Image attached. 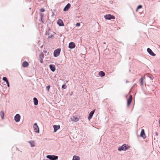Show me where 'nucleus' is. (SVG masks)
I'll use <instances>...</instances> for the list:
<instances>
[{
  "label": "nucleus",
  "mask_w": 160,
  "mask_h": 160,
  "mask_svg": "<svg viewBox=\"0 0 160 160\" xmlns=\"http://www.w3.org/2000/svg\"><path fill=\"white\" fill-rule=\"evenodd\" d=\"M159 127H160V119H159Z\"/></svg>",
  "instance_id": "nucleus-34"
},
{
  "label": "nucleus",
  "mask_w": 160,
  "mask_h": 160,
  "mask_svg": "<svg viewBox=\"0 0 160 160\" xmlns=\"http://www.w3.org/2000/svg\"><path fill=\"white\" fill-rule=\"evenodd\" d=\"M80 23H77L76 25V26H77V27H79L80 26Z\"/></svg>",
  "instance_id": "nucleus-30"
},
{
  "label": "nucleus",
  "mask_w": 160,
  "mask_h": 160,
  "mask_svg": "<svg viewBox=\"0 0 160 160\" xmlns=\"http://www.w3.org/2000/svg\"><path fill=\"white\" fill-rule=\"evenodd\" d=\"M143 79L142 78H141L140 79V81L141 84L142 85H143Z\"/></svg>",
  "instance_id": "nucleus-25"
},
{
  "label": "nucleus",
  "mask_w": 160,
  "mask_h": 160,
  "mask_svg": "<svg viewBox=\"0 0 160 160\" xmlns=\"http://www.w3.org/2000/svg\"><path fill=\"white\" fill-rule=\"evenodd\" d=\"M33 128L34 131L37 133L39 132V128L36 123H34L33 125Z\"/></svg>",
  "instance_id": "nucleus-6"
},
{
  "label": "nucleus",
  "mask_w": 160,
  "mask_h": 160,
  "mask_svg": "<svg viewBox=\"0 0 160 160\" xmlns=\"http://www.w3.org/2000/svg\"><path fill=\"white\" fill-rule=\"evenodd\" d=\"M50 68L52 71L54 72L55 70V66L54 65L51 64L49 65Z\"/></svg>",
  "instance_id": "nucleus-15"
},
{
  "label": "nucleus",
  "mask_w": 160,
  "mask_h": 160,
  "mask_svg": "<svg viewBox=\"0 0 160 160\" xmlns=\"http://www.w3.org/2000/svg\"><path fill=\"white\" fill-rule=\"evenodd\" d=\"M71 120L72 121L76 122L79 119L75 116H73L71 118Z\"/></svg>",
  "instance_id": "nucleus-17"
},
{
  "label": "nucleus",
  "mask_w": 160,
  "mask_h": 160,
  "mask_svg": "<svg viewBox=\"0 0 160 160\" xmlns=\"http://www.w3.org/2000/svg\"><path fill=\"white\" fill-rule=\"evenodd\" d=\"M147 51L149 53V54L153 56H155V54L153 53V52L150 48H148L147 49Z\"/></svg>",
  "instance_id": "nucleus-9"
},
{
  "label": "nucleus",
  "mask_w": 160,
  "mask_h": 160,
  "mask_svg": "<svg viewBox=\"0 0 160 160\" xmlns=\"http://www.w3.org/2000/svg\"><path fill=\"white\" fill-rule=\"evenodd\" d=\"M148 77L151 80H152L153 79V78L151 75H148Z\"/></svg>",
  "instance_id": "nucleus-29"
},
{
  "label": "nucleus",
  "mask_w": 160,
  "mask_h": 160,
  "mask_svg": "<svg viewBox=\"0 0 160 160\" xmlns=\"http://www.w3.org/2000/svg\"><path fill=\"white\" fill-rule=\"evenodd\" d=\"M75 43L73 42H71L69 44V48L71 49H72L75 48Z\"/></svg>",
  "instance_id": "nucleus-10"
},
{
  "label": "nucleus",
  "mask_w": 160,
  "mask_h": 160,
  "mask_svg": "<svg viewBox=\"0 0 160 160\" xmlns=\"http://www.w3.org/2000/svg\"><path fill=\"white\" fill-rule=\"evenodd\" d=\"M29 142L31 146L32 147L35 146L34 143L33 142L29 141Z\"/></svg>",
  "instance_id": "nucleus-21"
},
{
  "label": "nucleus",
  "mask_w": 160,
  "mask_h": 160,
  "mask_svg": "<svg viewBox=\"0 0 160 160\" xmlns=\"http://www.w3.org/2000/svg\"><path fill=\"white\" fill-rule=\"evenodd\" d=\"M79 159L80 158L79 157L76 156H74L72 160H79Z\"/></svg>",
  "instance_id": "nucleus-20"
},
{
  "label": "nucleus",
  "mask_w": 160,
  "mask_h": 160,
  "mask_svg": "<svg viewBox=\"0 0 160 160\" xmlns=\"http://www.w3.org/2000/svg\"><path fill=\"white\" fill-rule=\"evenodd\" d=\"M0 114L1 115L2 118L3 119L4 116V113L2 111L0 112Z\"/></svg>",
  "instance_id": "nucleus-24"
},
{
  "label": "nucleus",
  "mask_w": 160,
  "mask_h": 160,
  "mask_svg": "<svg viewBox=\"0 0 160 160\" xmlns=\"http://www.w3.org/2000/svg\"><path fill=\"white\" fill-rule=\"evenodd\" d=\"M132 95H130L129 98L127 100V106L128 107H129L130 105V104L131 102L132 101Z\"/></svg>",
  "instance_id": "nucleus-7"
},
{
  "label": "nucleus",
  "mask_w": 160,
  "mask_h": 160,
  "mask_svg": "<svg viewBox=\"0 0 160 160\" xmlns=\"http://www.w3.org/2000/svg\"><path fill=\"white\" fill-rule=\"evenodd\" d=\"M6 83L7 84V85H8V87H9V82L8 81H7V82H6Z\"/></svg>",
  "instance_id": "nucleus-32"
},
{
  "label": "nucleus",
  "mask_w": 160,
  "mask_h": 160,
  "mask_svg": "<svg viewBox=\"0 0 160 160\" xmlns=\"http://www.w3.org/2000/svg\"><path fill=\"white\" fill-rule=\"evenodd\" d=\"M54 129V132H55L56 131L59 129L60 128V126L59 125H54L53 126Z\"/></svg>",
  "instance_id": "nucleus-13"
},
{
  "label": "nucleus",
  "mask_w": 160,
  "mask_h": 160,
  "mask_svg": "<svg viewBox=\"0 0 160 160\" xmlns=\"http://www.w3.org/2000/svg\"><path fill=\"white\" fill-rule=\"evenodd\" d=\"M130 148V146L128 145L124 144L121 147H120L118 148V150L120 151H125L128 149Z\"/></svg>",
  "instance_id": "nucleus-1"
},
{
  "label": "nucleus",
  "mask_w": 160,
  "mask_h": 160,
  "mask_svg": "<svg viewBox=\"0 0 160 160\" xmlns=\"http://www.w3.org/2000/svg\"><path fill=\"white\" fill-rule=\"evenodd\" d=\"M39 57L40 59L43 58H44V55L42 53H41L39 55Z\"/></svg>",
  "instance_id": "nucleus-23"
},
{
  "label": "nucleus",
  "mask_w": 160,
  "mask_h": 160,
  "mask_svg": "<svg viewBox=\"0 0 160 160\" xmlns=\"http://www.w3.org/2000/svg\"><path fill=\"white\" fill-rule=\"evenodd\" d=\"M47 158H49L50 160H56L58 159V156L55 155H48L46 156Z\"/></svg>",
  "instance_id": "nucleus-2"
},
{
  "label": "nucleus",
  "mask_w": 160,
  "mask_h": 160,
  "mask_svg": "<svg viewBox=\"0 0 160 160\" xmlns=\"http://www.w3.org/2000/svg\"><path fill=\"white\" fill-rule=\"evenodd\" d=\"M103 43H104V44H106V42H103Z\"/></svg>",
  "instance_id": "nucleus-36"
},
{
  "label": "nucleus",
  "mask_w": 160,
  "mask_h": 160,
  "mask_svg": "<svg viewBox=\"0 0 160 160\" xmlns=\"http://www.w3.org/2000/svg\"><path fill=\"white\" fill-rule=\"evenodd\" d=\"M104 18L108 20H110L111 19H115V17L114 16L111 15V14H107L104 16Z\"/></svg>",
  "instance_id": "nucleus-3"
},
{
  "label": "nucleus",
  "mask_w": 160,
  "mask_h": 160,
  "mask_svg": "<svg viewBox=\"0 0 160 160\" xmlns=\"http://www.w3.org/2000/svg\"><path fill=\"white\" fill-rule=\"evenodd\" d=\"M71 4L70 3H68L65 7L63 9V11H68L70 8Z\"/></svg>",
  "instance_id": "nucleus-11"
},
{
  "label": "nucleus",
  "mask_w": 160,
  "mask_h": 160,
  "mask_svg": "<svg viewBox=\"0 0 160 160\" xmlns=\"http://www.w3.org/2000/svg\"><path fill=\"white\" fill-rule=\"evenodd\" d=\"M43 58L40 59V61L41 63H43Z\"/></svg>",
  "instance_id": "nucleus-33"
},
{
  "label": "nucleus",
  "mask_w": 160,
  "mask_h": 160,
  "mask_svg": "<svg viewBox=\"0 0 160 160\" xmlns=\"http://www.w3.org/2000/svg\"><path fill=\"white\" fill-rule=\"evenodd\" d=\"M20 118L21 117L19 114H17L15 116L14 120L16 122H18L20 121Z\"/></svg>",
  "instance_id": "nucleus-8"
},
{
  "label": "nucleus",
  "mask_w": 160,
  "mask_h": 160,
  "mask_svg": "<svg viewBox=\"0 0 160 160\" xmlns=\"http://www.w3.org/2000/svg\"><path fill=\"white\" fill-rule=\"evenodd\" d=\"M67 86L64 84L62 86V88L63 89H66V88Z\"/></svg>",
  "instance_id": "nucleus-27"
},
{
  "label": "nucleus",
  "mask_w": 160,
  "mask_h": 160,
  "mask_svg": "<svg viewBox=\"0 0 160 160\" xmlns=\"http://www.w3.org/2000/svg\"><path fill=\"white\" fill-rule=\"evenodd\" d=\"M44 52H45V53H46L47 52V51H44Z\"/></svg>",
  "instance_id": "nucleus-35"
},
{
  "label": "nucleus",
  "mask_w": 160,
  "mask_h": 160,
  "mask_svg": "<svg viewBox=\"0 0 160 160\" xmlns=\"http://www.w3.org/2000/svg\"><path fill=\"white\" fill-rule=\"evenodd\" d=\"M61 50L60 49H56L54 52V56L55 57L58 56L60 53Z\"/></svg>",
  "instance_id": "nucleus-4"
},
{
  "label": "nucleus",
  "mask_w": 160,
  "mask_h": 160,
  "mask_svg": "<svg viewBox=\"0 0 160 160\" xmlns=\"http://www.w3.org/2000/svg\"><path fill=\"white\" fill-rule=\"evenodd\" d=\"M57 23L60 26H63L64 25L61 19H59L57 21Z\"/></svg>",
  "instance_id": "nucleus-14"
},
{
  "label": "nucleus",
  "mask_w": 160,
  "mask_h": 160,
  "mask_svg": "<svg viewBox=\"0 0 160 160\" xmlns=\"http://www.w3.org/2000/svg\"><path fill=\"white\" fill-rule=\"evenodd\" d=\"M3 80H4V81H5L6 82L8 81V80L7 79V78L5 77H4L3 78V79H2Z\"/></svg>",
  "instance_id": "nucleus-26"
},
{
  "label": "nucleus",
  "mask_w": 160,
  "mask_h": 160,
  "mask_svg": "<svg viewBox=\"0 0 160 160\" xmlns=\"http://www.w3.org/2000/svg\"><path fill=\"white\" fill-rule=\"evenodd\" d=\"M50 86H47L46 87V89H47V90L48 91H49V89L50 88Z\"/></svg>",
  "instance_id": "nucleus-28"
},
{
  "label": "nucleus",
  "mask_w": 160,
  "mask_h": 160,
  "mask_svg": "<svg viewBox=\"0 0 160 160\" xmlns=\"http://www.w3.org/2000/svg\"><path fill=\"white\" fill-rule=\"evenodd\" d=\"M142 8V5H138V7L137 8V9L136 10V12H137L138 11V9H140V8Z\"/></svg>",
  "instance_id": "nucleus-22"
},
{
  "label": "nucleus",
  "mask_w": 160,
  "mask_h": 160,
  "mask_svg": "<svg viewBox=\"0 0 160 160\" xmlns=\"http://www.w3.org/2000/svg\"><path fill=\"white\" fill-rule=\"evenodd\" d=\"M140 136L143 139H145L146 138V136L145 134L144 129H142L141 130V131L140 134Z\"/></svg>",
  "instance_id": "nucleus-5"
},
{
  "label": "nucleus",
  "mask_w": 160,
  "mask_h": 160,
  "mask_svg": "<svg viewBox=\"0 0 160 160\" xmlns=\"http://www.w3.org/2000/svg\"><path fill=\"white\" fill-rule=\"evenodd\" d=\"M22 66L23 67H27L29 65L28 62L26 61H24L22 63Z\"/></svg>",
  "instance_id": "nucleus-16"
},
{
  "label": "nucleus",
  "mask_w": 160,
  "mask_h": 160,
  "mask_svg": "<svg viewBox=\"0 0 160 160\" xmlns=\"http://www.w3.org/2000/svg\"><path fill=\"white\" fill-rule=\"evenodd\" d=\"M33 101L35 105H37L38 103V101L37 99L36 98H33Z\"/></svg>",
  "instance_id": "nucleus-19"
},
{
  "label": "nucleus",
  "mask_w": 160,
  "mask_h": 160,
  "mask_svg": "<svg viewBox=\"0 0 160 160\" xmlns=\"http://www.w3.org/2000/svg\"><path fill=\"white\" fill-rule=\"evenodd\" d=\"M98 74L100 77H103L105 75V73L103 71H100L99 72Z\"/></svg>",
  "instance_id": "nucleus-18"
},
{
  "label": "nucleus",
  "mask_w": 160,
  "mask_h": 160,
  "mask_svg": "<svg viewBox=\"0 0 160 160\" xmlns=\"http://www.w3.org/2000/svg\"><path fill=\"white\" fill-rule=\"evenodd\" d=\"M40 11L42 12H44L45 11V10L44 9L42 8L40 9Z\"/></svg>",
  "instance_id": "nucleus-31"
},
{
  "label": "nucleus",
  "mask_w": 160,
  "mask_h": 160,
  "mask_svg": "<svg viewBox=\"0 0 160 160\" xmlns=\"http://www.w3.org/2000/svg\"><path fill=\"white\" fill-rule=\"evenodd\" d=\"M95 110H94L92 111L89 113V116L88 117V119L90 120V119H91L92 117V116L93 114L94 113Z\"/></svg>",
  "instance_id": "nucleus-12"
}]
</instances>
